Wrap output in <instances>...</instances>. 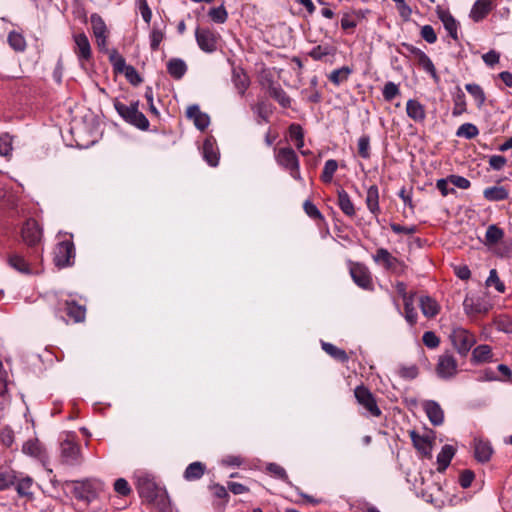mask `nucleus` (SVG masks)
<instances>
[{"label":"nucleus","mask_w":512,"mask_h":512,"mask_svg":"<svg viewBox=\"0 0 512 512\" xmlns=\"http://www.w3.org/2000/svg\"><path fill=\"white\" fill-rule=\"evenodd\" d=\"M255 112L263 121L268 122L269 117L272 114V109L269 104L265 101L258 102L254 107Z\"/></svg>","instance_id":"052dcab7"},{"label":"nucleus","mask_w":512,"mask_h":512,"mask_svg":"<svg viewBox=\"0 0 512 512\" xmlns=\"http://www.w3.org/2000/svg\"><path fill=\"white\" fill-rule=\"evenodd\" d=\"M504 236V231L498 226L492 224L488 226L485 233V243L487 245H494L498 243Z\"/></svg>","instance_id":"c03bdc74"},{"label":"nucleus","mask_w":512,"mask_h":512,"mask_svg":"<svg viewBox=\"0 0 512 512\" xmlns=\"http://www.w3.org/2000/svg\"><path fill=\"white\" fill-rule=\"evenodd\" d=\"M424 345L428 348H436L440 344L439 337L432 331H426L422 336Z\"/></svg>","instance_id":"774afa93"},{"label":"nucleus","mask_w":512,"mask_h":512,"mask_svg":"<svg viewBox=\"0 0 512 512\" xmlns=\"http://www.w3.org/2000/svg\"><path fill=\"white\" fill-rule=\"evenodd\" d=\"M334 53H335V48L333 46L318 45L310 51L309 55L312 59H314L316 61H320L326 56L334 55Z\"/></svg>","instance_id":"a18cd8bd"},{"label":"nucleus","mask_w":512,"mask_h":512,"mask_svg":"<svg viewBox=\"0 0 512 512\" xmlns=\"http://www.w3.org/2000/svg\"><path fill=\"white\" fill-rule=\"evenodd\" d=\"M358 154L363 159L370 157V137L366 134L358 139Z\"/></svg>","instance_id":"bf43d9fd"},{"label":"nucleus","mask_w":512,"mask_h":512,"mask_svg":"<svg viewBox=\"0 0 512 512\" xmlns=\"http://www.w3.org/2000/svg\"><path fill=\"white\" fill-rule=\"evenodd\" d=\"M137 489L140 497L148 501H153L157 496L156 483L149 477H141L138 479Z\"/></svg>","instance_id":"aec40b11"},{"label":"nucleus","mask_w":512,"mask_h":512,"mask_svg":"<svg viewBox=\"0 0 512 512\" xmlns=\"http://www.w3.org/2000/svg\"><path fill=\"white\" fill-rule=\"evenodd\" d=\"M15 442V433L13 429L8 426H2L0 428V443L6 448H11Z\"/></svg>","instance_id":"8fccbe9b"},{"label":"nucleus","mask_w":512,"mask_h":512,"mask_svg":"<svg viewBox=\"0 0 512 512\" xmlns=\"http://www.w3.org/2000/svg\"><path fill=\"white\" fill-rule=\"evenodd\" d=\"M167 71L171 77L179 80L187 72V65L180 58H172L167 63Z\"/></svg>","instance_id":"c85d7f7f"},{"label":"nucleus","mask_w":512,"mask_h":512,"mask_svg":"<svg viewBox=\"0 0 512 512\" xmlns=\"http://www.w3.org/2000/svg\"><path fill=\"white\" fill-rule=\"evenodd\" d=\"M75 49L74 52L78 59L82 61L90 60L92 56L91 45L88 37L84 33L74 35Z\"/></svg>","instance_id":"a211bd4d"},{"label":"nucleus","mask_w":512,"mask_h":512,"mask_svg":"<svg viewBox=\"0 0 512 512\" xmlns=\"http://www.w3.org/2000/svg\"><path fill=\"white\" fill-rule=\"evenodd\" d=\"M12 151V137L8 133L0 135V155L7 157Z\"/></svg>","instance_id":"680f3d73"},{"label":"nucleus","mask_w":512,"mask_h":512,"mask_svg":"<svg viewBox=\"0 0 512 512\" xmlns=\"http://www.w3.org/2000/svg\"><path fill=\"white\" fill-rule=\"evenodd\" d=\"M352 73V69L348 66H343L339 69L333 70L329 75V80L336 86L348 80L349 75Z\"/></svg>","instance_id":"79ce46f5"},{"label":"nucleus","mask_w":512,"mask_h":512,"mask_svg":"<svg viewBox=\"0 0 512 512\" xmlns=\"http://www.w3.org/2000/svg\"><path fill=\"white\" fill-rule=\"evenodd\" d=\"M410 438L416 450L426 458L432 456V439L429 436L418 434L416 431L410 432Z\"/></svg>","instance_id":"dca6fc26"},{"label":"nucleus","mask_w":512,"mask_h":512,"mask_svg":"<svg viewBox=\"0 0 512 512\" xmlns=\"http://www.w3.org/2000/svg\"><path fill=\"white\" fill-rule=\"evenodd\" d=\"M438 16L450 37L457 41L459 25L457 20L452 16V14L449 11H440L438 13Z\"/></svg>","instance_id":"b1692460"},{"label":"nucleus","mask_w":512,"mask_h":512,"mask_svg":"<svg viewBox=\"0 0 512 512\" xmlns=\"http://www.w3.org/2000/svg\"><path fill=\"white\" fill-rule=\"evenodd\" d=\"M61 462L65 465L75 466L81 462L80 446L67 438L60 444Z\"/></svg>","instance_id":"6e6552de"},{"label":"nucleus","mask_w":512,"mask_h":512,"mask_svg":"<svg viewBox=\"0 0 512 512\" xmlns=\"http://www.w3.org/2000/svg\"><path fill=\"white\" fill-rule=\"evenodd\" d=\"M21 237L23 242L32 249L29 254V258L39 257L40 253L38 245L41 242L42 232L38 223L34 219H29L24 223L21 229Z\"/></svg>","instance_id":"20e7f679"},{"label":"nucleus","mask_w":512,"mask_h":512,"mask_svg":"<svg viewBox=\"0 0 512 512\" xmlns=\"http://www.w3.org/2000/svg\"><path fill=\"white\" fill-rule=\"evenodd\" d=\"M465 89L474 98L478 107L484 105L486 96L480 85L476 83H468L465 85Z\"/></svg>","instance_id":"a19ab883"},{"label":"nucleus","mask_w":512,"mask_h":512,"mask_svg":"<svg viewBox=\"0 0 512 512\" xmlns=\"http://www.w3.org/2000/svg\"><path fill=\"white\" fill-rule=\"evenodd\" d=\"M208 15L213 22L219 24L225 23L228 19V12L223 3L218 7L211 8Z\"/></svg>","instance_id":"603ef678"},{"label":"nucleus","mask_w":512,"mask_h":512,"mask_svg":"<svg viewBox=\"0 0 512 512\" xmlns=\"http://www.w3.org/2000/svg\"><path fill=\"white\" fill-rule=\"evenodd\" d=\"M110 63L113 66V69L117 73H123L126 68L130 65L126 64V61L123 56H121L116 50H112L109 55Z\"/></svg>","instance_id":"de8ad7c7"},{"label":"nucleus","mask_w":512,"mask_h":512,"mask_svg":"<svg viewBox=\"0 0 512 512\" xmlns=\"http://www.w3.org/2000/svg\"><path fill=\"white\" fill-rule=\"evenodd\" d=\"M203 156L210 166H217L219 161L218 152L214 148V141L206 139L203 143Z\"/></svg>","instance_id":"e433bc0d"},{"label":"nucleus","mask_w":512,"mask_h":512,"mask_svg":"<svg viewBox=\"0 0 512 512\" xmlns=\"http://www.w3.org/2000/svg\"><path fill=\"white\" fill-rule=\"evenodd\" d=\"M266 470L271 475H273L274 477H276L280 480H283V481L288 480V475H287L285 469L282 466H280L279 464L269 463L266 467Z\"/></svg>","instance_id":"0e129e2a"},{"label":"nucleus","mask_w":512,"mask_h":512,"mask_svg":"<svg viewBox=\"0 0 512 512\" xmlns=\"http://www.w3.org/2000/svg\"><path fill=\"white\" fill-rule=\"evenodd\" d=\"M321 347L329 356L341 363H345L349 360L348 354L345 350L340 349L331 343L322 341Z\"/></svg>","instance_id":"4c0bfd02"},{"label":"nucleus","mask_w":512,"mask_h":512,"mask_svg":"<svg viewBox=\"0 0 512 512\" xmlns=\"http://www.w3.org/2000/svg\"><path fill=\"white\" fill-rule=\"evenodd\" d=\"M350 275L354 283L362 289L372 290L373 281L369 269L362 263H352Z\"/></svg>","instance_id":"9d476101"},{"label":"nucleus","mask_w":512,"mask_h":512,"mask_svg":"<svg viewBox=\"0 0 512 512\" xmlns=\"http://www.w3.org/2000/svg\"><path fill=\"white\" fill-rule=\"evenodd\" d=\"M366 205L368 210L375 216L380 213L379 207V189L376 185H372L367 190Z\"/></svg>","instance_id":"7c9ffc66"},{"label":"nucleus","mask_w":512,"mask_h":512,"mask_svg":"<svg viewBox=\"0 0 512 512\" xmlns=\"http://www.w3.org/2000/svg\"><path fill=\"white\" fill-rule=\"evenodd\" d=\"M163 39H164V33L160 29L154 27L150 33V48H151V50H153V51L158 50L160 43L163 41Z\"/></svg>","instance_id":"338daca9"},{"label":"nucleus","mask_w":512,"mask_h":512,"mask_svg":"<svg viewBox=\"0 0 512 512\" xmlns=\"http://www.w3.org/2000/svg\"><path fill=\"white\" fill-rule=\"evenodd\" d=\"M479 134V129L472 123H464L458 127L456 136L473 139Z\"/></svg>","instance_id":"09e8293b"},{"label":"nucleus","mask_w":512,"mask_h":512,"mask_svg":"<svg viewBox=\"0 0 512 512\" xmlns=\"http://www.w3.org/2000/svg\"><path fill=\"white\" fill-rule=\"evenodd\" d=\"M451 342L461 356H466L476 343L474 334L462 327H456L450 334Z\"/></svg>","instance_id":"39448f33"},{"label":"nucleus","mask_w":512,"mask_h":512,"mask_svg":"<svg viewBox=\"0 0 512 512\" xmlns=\"http://www.w3.org/2000/svg\"><path fill=\"white\" fill-rule=\"evenodd\" d=\"M22 452L34 458H42L44 456V448L38 439H29L22 446Z\"/></svg>","instance_id":"72a5a7b5"},{"label":"nucleus","mask_w":512,"mask_h":512,"mask_svg":"<svg viewBox=\"0 0 512 512\" xmlns=\"http://www.w3.org/2000/svg\"><path fill=\"white\" fill-rule=\"evenodd\" d=\"M474 457L480 463L488 462L493 454L489 441L475 438L473 441Z\"/></svg>","instance_id":"6ab92c4d"},{"label":"nucleus","mask_w":512,"mask_h":512,"mask_svg":"<svg viewBox=\"0 0 512 512\" xmlns=\"http://www.w3.org/2000/svg\"><path fill=\"white\" fill-rule=\"evenodd\" d=\"M407 116L416 123H422L426 119V110L423 104L416 99H409L406 103Z\"/></svg>","instance_id":"412c9836"},{"label":"nucleus","mask_w":512,"mask_h":512,"mask_svg":"<svg viewBox=\"0 0 512 512\" xmlns=\"http://www.w3.org/2000/svg\"><path fill=\"white\" fill-rule=\"evenodd\" d=\"M492 357V349L486 344L477 346L472 352V361L475 363L490 362Z\"/></svg>","instance_id":"c9c22d12"},{"label":"nucleus","mask_w":512,"mask_h":512,"mask_svg":"<svg viewBox=\"0 0 512 512\" xmlns=\"http://www.w3.org/2000/svg\"><path fill=\"white\" fill-rule=\"evenodd\" d=\"M435 372L442 380L453 379L458 373V362L456 358L450 352L441 354L438 357Z\"/></svg>","instance_id":"423d86ee"},{"label":"nucleus","mask_w":512,"mask_h":512,"mask_svg":"<svg viewBox=\"0 0 512 512\" xmlns=\"http://www.w3.org/2000/svg\"><path fill=\"white\" fill-rule=\"evenodd\" d=\"M66 484H73V495L77 500L84 501L87 504L97 499L104 491V483L95 478L84 480H67Z\"/></svg>","instance_id":"f03ea898"},{"label":"nucleus","mask_w":512,"mask_h":512,"mask_svg":"<svg viewBox=\"0 0 512 512\" xmlns=\"http://www.w3.org/2000/svg\"><path fill=\"white\" fill-rule=\"evenodd\" d=\"M454 101V107L452 110V115L454 117L462 115L464 112H466V98L464 92L458 88L456 94L453 98Z\"/></svg>","instance_id":"37998d69"},{"label":"nucleus","mask_w":512,"mask_h":512,"mask_svg":"<svg viewBox=\"0 0 512 512\" xmlns=\"http://www.w3.org/2000/svg\"><path fill=\"white\" fill-rule=\"evenodd\" d=\"M17 475L14 471L0 472V491H4L15 484Z\"/></svg>","instance_id":"6e6d98bb"},{"label":"nucleus","mask_w":512,"mask_h":512,"mask_svg":"<svg viewBox=\"0 0 512 512\" xmlns=\"http://www.w3.org/2000/svg\"><path fill=\"white\" fill-rule=\"evenodd\" d=\"M205 470L206 466L202 462L196 461L186 467L183 477L186 481L199 480L204 475Z\"/></svg>","instance_id":"2f4dec72"},{"label":"nucleus","mask_w":512,"mask_h":512,"mask_svg":"<svg viewBox=\"0 0 512 512\" xmlns=\"http://www.w3.org/2000/svg\"><path fill=\"white\" fill-rule=\"evenodd\" d=\"M114 108L119 116L129 125H132L140 130L146 131L149 129L150 123L147 117L139 110V101H131L130 104H125L118 99L114 100Z\"/></svg>","instance_id":"f257e3e1"},{"label":"nucleus","mask_w":512,"mask_h":512,"mask_svg":"<svg viewBox=\"0 0 512 512\" xmlns=\"http://www.w3.org/2000/svg\"><path fill=\"white\" fill-rule=\"evenodd\" d=\"M269 95L279 103L283 108H289L291 106V98L282 89L280 85H270L268 89Z\"/></svg>","instance_id":"473e14b6"},{"label":"nucleus","mask_w":512,"mask_h":512,"mask_svg":"<svg viewBox=\"0 0 512 512\" xmlns=\"http://www.w3.org/2000/svg\"><path fill=\"white\" fill-rule=\"evenodd\" d=\"M463 308L467 315L485 314L489 311L490 305L480 297L467 295L463 301Z\"/></svg>","instance_id":"ddd939ff"},{"label":"nucleus","mask_w":512,"mask_h":512,"mask_svg":"<svg viewBox=\"0 0 512 512\" xmlns=\"http://www.w3.org/2000/svg\"><path fill=\"white\" fill-rule=\"evenodd\" d=\"M338 206L340 210L348 217H354L356 214L355 206L349 194L342 188L337 190Z\"/></svg>","instance_id":"393cba45"},{"label":"nucleus","mask_w":512,"mask_h":512,"mask_svg":"<svg viewBox=\"0 0 512 512\" xmlns=\"http://www.w3.org/2000/svg\"><path fill=\"white\" fill-rule=\"evenodd\" d=\"M274 151L277 164L289 171L292 178L301 181L300 163L296 152L290 147H283Z\"/></svg>","instance_id":"7ed1b4c3"},{"label":"nucleus","mask_w":512,"mask_h":512,"mask_svg":"<svg viewBox=\"0 0 512 512\" xmlns=\"http://www.w3.org/2000/svg\"><path fill=\"white\" fill-rule=\"evenodd\" d=\"M92 31L95 38L108 35L107 26L100 15L94 13L90 16Z\"/></svg>","instance_id":"ea45409f"},{"label":"nucleus","mask_w":512,"mask_h":512,"mask_svg":"<svg viewBox=\"0 0 512 512\" xmlns=\"http://www.w3.org/2000/svg\"><path fill=\"white\" fill-rule=\"evenodd\" d=\"M338 169V163L334 159H329L325 162L323 171L321 173V180L324 183H330L333 179L335 172Z\"/></svg>","instance_id":"49530a36"},{"label":"nucleus","mask_w":512,"mask_h":512,"mask_svg":"<svg viewBox=\"0 0 512 512\" xmlns=\"http://www.w3.org/2000/svg\"><path fill=\"white\" fill-rule=\"evenodd\" d=\"M64 306L66 314L75 323L84 321L86 315V308L83 305H79L74 300H66Z\"/></svg>","instance_id":"5701e85b"},{"label":"nucleus","mask_w":512,"mask_h":512,"mask_svg":"<svg viewBox=\"0 0 512 512\" xmlns=\"http://www.w3.org/2000/svg\"><path fill=\"white\" fill-rule=\"evenodd\" d=\"M399 94V87L394 82L389 81L384 85L382 95L385 101H392Z\"/></svg>","instance_id":"4d7b16f0"},{"label":"nucleus","mask_w":512,"mask_h":512,"mask_svg":"<svg viewBox=\"0 0 512 512\" xmlns=\"http://www.w3.org/2000/svg\"><path fill=\"white\" fill-rule=\"evenodd\" d=\"M355 398L359 405H361L369 415L379 417L381 410L377 405V401L372 392L364 385H359L354 390Z\"/></svg>","instance_id":"0eeeda50"},{"label":"nucleus","mask_w":512,"mask_h":512,"mask_svg":"<svg viewBox=\"0 0 512 512\" xmlns=\"http://www.w3.org/2000/svg\"><path fill=\"white\" fill-rule=\"evenodd\" d=\"M75 247L72 241L60 242L55 250L54 261L58 267H67L74 263Z\"/></svg>","instance_id":"1a4fd4ad"},{"label":"nucleus","mask_w":512,"mask_h":512,"mask_svg":"<svg viewBox=\"0 0 512 512\" xmlns=\"http://www.w3.org/2000/svg\"><path fill=\"white\" fill-rule=\"evenodd\" d=\"M8 43L15 51H24L26 48V41L22 34L12 31L8 35Z\"/></svg>","instance_id":"3c124183"},{"label":"nucleus","mask_w":512,"mask_h":512,"mask_svg":"<svg viewBox=\"0 0 512 512\" xmlns=\"http://www.w3.org/2000/svg\"><path fill=\"white\" fill-rule=\"evenodd\" d=\"M305 213L314 220H323V215L319 209L309 200H306L303 204Z\"/></svg>","instance_id":"69168bd1"},{"label":"nucleus","mask_w":512,"mask_h":512,"mask_svg":"<svg viewBox=\"0 0 512 512\" xmlns=\"http://www.w3.org/2000/svg\"><path fill=\"white\" fill-rule=\"evenodd\" d=\"M404 312L405 319L410 325H414L417 322V312L413 306L412 296L405 297L404 300Z\"/></svg>","instance_id":"864d4df0"},{"label":"nucleus","mask_w":512,"mask_h":512,"mask_svg":"<svg viewBox=\"0 0 512 512\" xmlns=\"http://www.w3.org/2000/svg\"><path fill=\"white\" fill-rule=\"evenodd\" d=\"M33 485V478L30 476H24L21 478L17 477V480L13 486H15V490L20 498L32 500L34 498V493L32 491Z\"/></svg>","instance_id":"4be33fe9"},{"label":"nucleus","mask_w":512,"mask_h":512,"mask_svg":"<svg viewBox=\"0 0 512 512\" xmlns=\"http://www.w3.org/2000/svg\"><path fill=\"white\" fill-rule=\"evenodd\" d=\"M373 260L376 264L382 265L386 270L391 272H398L403 269V263L394 257L387 249L379 248L373 255Z\"/></svg>","instance_id":"9b49d317"},{"label":"nucleus","mask_w":512,"mask_h":512,"mask_svg":"<svg viewBox=\"0 0 512 512\" xmlns=\"http://www.w3.org/2000/svg\"><path fill=\"white\" fill-rule=\"evenodd\" d=\"M113 486L115 492L122 497H126L132 492L129 483L124 478L116 479Z\"/></svg>","instance_id":"e2e57ef3"},{"label":"nucleus","mask_w":512,"mask_h":512,"mask_svg":"<svg viewBox=\"0 0 512 512\" xmlns=\"http://www.w3.org/2000/svg\"><path fill=\"white\" fill-rule=\"evenodd\" d=\"M486 286H494L499 293H504L506 289L505 284L500 280L496 269L490 270L489 276L486 280Z\"/></svg>","instance_id":"5fc2aeb1"},{"label":"nucleus","mask_w":512,"mask_h":512,"mask_svg":"<svg viewBox=\"0 0 512 512\" xmlns=\"http://www.w3.org/2000/svg\"><path fill=\"white\" fill-rule=\"evenodd\" d=\"M455 448L452 445H444L437 455L438 471L443 472L449 466L453 456L455 455Z\"/></svg>","instance_id":"cd10ccee"},{"label":"nucleus","mask_w":512,"mask_h":512,"mask_svg":"<svg viewBox=\"0 0 512 512\" xmlns=\"http://www.w3.org/2000/svg\"><path fill=\"white\" fill-rule=\"evenodd\" d=\"M398 374L403 379L413 380L418 376L419 370H418V367L414 364L408 365V366L401 365L399 367Z\"/></svg>","instance_id":"13d9d810"},{"label":"nucleus","mask_w":512,"mask_h":512,"mask_svg":"<svg viewBox=\"0 0 512 512\" xmlns=\"http://www.w3.org/2000/svg\"><path fill=\"white\" fill-rule=\"evenodd\" d=\"M494 7V0H476L470 10L469 16L474 22H480Z\"/></svg>","instance_id":"2eb2a0df"},{"label":"nucleus","mask_w":512,"mask_h":512,"mask_svg":"<svg viewBox=\"0 0 512 512\" xmlns=\"http://www.w3.org/2000/svg\"><path fill=\"white\" fill-rule=\"evenodd\" d=\"M419 305L423 315L427 318L435 317L440 310V306L437 301L430 296L420 297Z\"/></svg>","instance_id":"a878e982"},{"label":"nucleus","mask_w":512,"mask_h":512,"mask_svg":"<svg viewBox=\"0 0 512 512\" xmlns=\"http://www.w3.org/2000/svg\"><path fill=\"white\" fill-rule=\"evenodd\" d=\"M423 409L434 426H440L444 422V411L440 404L434 400H426L423 403Z\"/></svg>","instance_id":"4468645a"},{"label":"nucleus","mask_w":512,"mask_h":512,"mask_svg":"<svg viewBox=\"0 0 512 512\" xmlns=\"http://www.w3.org/2000/svg\"><path fill=\"white\" fill-rule=\"evenodd\" d=\"M416 60L417 64L432 77L434 82L438 83L440 78L430 57L423 52Z\"/></svg>","instance_id":"f704fd0d"},{"label":"nucleus","mask_w":512,"mask_h":512,"mask_svg":"<svg viewBox=\"0 0 512 512\" xmlns=\"http://www.w3.org/2000/svg\"><path fill=\"white\" fill-rule=\"evenodd\" d=\"M483 196L491 202L503 201L509 197V191L504 186H491L484 189Z\"/></svg>","instance_id":"bb28decb"},{"label":"nucleus","mask_w":512,"mask_h":512,"mask_svg":"<svg viewBox=\"0 0 512 512\" xmlns=\"http://www.w3.org/2000/svg\"><path fill=\"white\" fill-rule=\"evenodd\" d=\"M186 116L193 121L195 127L200 131H204L210 124L208 114L202 112L198 105H191L187 108Z\"/></svg>","instance_id":"f3484780"},{"label":"nucleus","mask_w":512,"mask_h":512,"mask_svg":"<svg viewBox=\"0 0 512 512\" xmlns=\"http://www.w3.org/2000/svg\"><path fill=\"white\" fill-rule=\"evenodd\" d=\"M232 82L240 95H244L250 84L248 76L242 70L237 69L233 70Z\"/></svg>","instance_id":"58836bf2"},{"label":"nucleus","mask_w":512,"mask_h":512,"mask_svg":"<svg viewBox=\"0 0 512 512\" xmlns=\"http://www.w3.org/2000/svg\"><path fill=\"white\" fill-rule=\"evenodd\" d=\"M9 265L16 271L23 274H30V261L26 260L24 256L19 253H12L8 257Z\"/></svg>","instance_id":"c756f323"},{"label":"nucleus","mask_w":512,"mask_h":512,"mask_svg":"<svg viewBox=\"0 0 512 512\" xmlns=\"http://www.w3.org/2000/svg\"><path fill=\"white\" fill-rule=\"evenodd\" d=\"M195 38L199 48L207 53H212L217 49V36L209 28H197Z\"/></svg>","instance_id":"f8f14e48"}]
</instances>
